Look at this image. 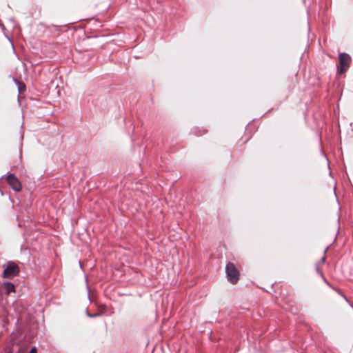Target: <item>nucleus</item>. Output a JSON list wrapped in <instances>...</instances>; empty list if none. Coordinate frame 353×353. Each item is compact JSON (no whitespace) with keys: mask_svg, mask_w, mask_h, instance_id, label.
<instances>
[{"mask_svg":"<svg viewBox=\"0 0 353 353\" xmlns=\"http://www.w3.org/2000/svg\"><path fill=\"white\" fill-rule=\"evenodd\" d=\"M225 273L227 279L230 283L234 285L238 283L240 277V272L233 263L228 262L226 264Z\"/></svg>","mask_w":353,"mask_h":353,"instance_id":"nucleus-1","label":"nucleus"},{"mask_svg":"<svg viewBox=\"0 0 353 353\" xmlns=\"http://www.w3.org/2000/svg\"><path fill=\"white\" fill-rule=\"evenodd\" d=\"M19 272V266L13 262H10L8 263L6 268L3 271V276L6 279H12L14 276L17 275Z\"/></svg>","mask_w":353,"mask_h":353,"instance_id":"nucleus-2","label":"nucleus"},{"mask_svg":"<svg viewBox=\"0 0 353 353\" xmlns=\"http://www.w3.org/2000/svg\"><path fill=\"white\" fill-rule=\"evenodd\" d=\"M339 72L343 74L348 69L351 62V57L346 53H341L339 54Z\"/></svg>","mask_w":353,"mask_h":353,"instance_id":"nucleus-3","label":"nucleus"},{"mask_svg":"<svg viewBox=\"0 0 353 353\" xmlns=\"http://www.w3.org/2000/svg\"><path fill=\"white\" fill-rule=\"evenodd\" d=\"M7 181L14 190L18 192L21 190V184L14 175H8L7 177Z\"/></svg>","mask_w":353,"mask_h":353,"instance_id":"nucleus-4","label":"nucleus"},{"mask_svg":"<svg viewBox=\"0 0 353 353\" xmlns=\"http://www.w3.org/2000/svg\"><path fill=\"white\" fill-rule=\"evenodd\" d=\"M4 288L7 293L14 292L15 291L14 285L10 282L5 283Z\"/></svg>","mask_w":353,"mask_h":353,"instance_id":"nucleus-5","label":"nucleus"},{"mask_svg":"<svg viewBox=\"0 0 353 353\" xmlns=\"http://www.w3.org/2000/svg\"><path fill=\"white\" fill-rule=\"evenodd\" d=\"M29 353H37V348L35 347H32Z\"/></svg>","mask_w":353,"mask_h":353,"instance_id":"nucleus-6","label":"nucleus"}]
</instances>
